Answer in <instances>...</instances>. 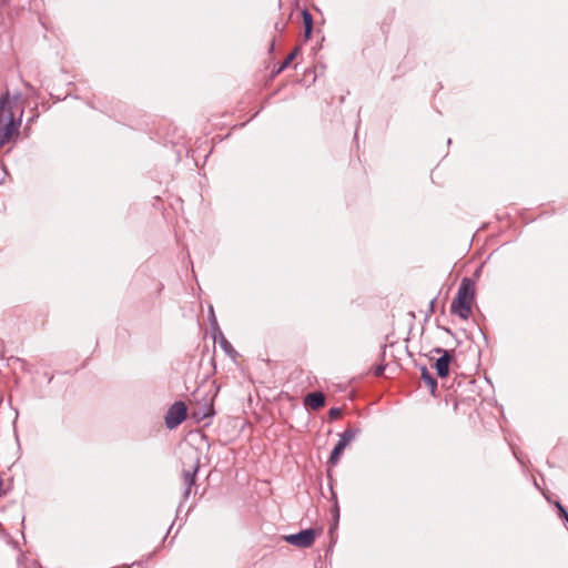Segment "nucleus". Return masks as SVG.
<instances>
[{
	"label": "nucleus",
	"mask_w": 568,
	"mask_h": 568,
	"mask_svg": "<svg viewBox=\"0 0 568 568\" xmlns=\"http://www.w3.org/2000/svg\"><path fill=\"white\" fill-rule=\"evenodd\" d=\"M556 507L558 510V516L564 519V517L568 514L567 509L559 501H557Z\"/></svg>",
	"instance_id": "17"
},
{
	"label": "nucleus",
	"mask_w": 568,
	"mask_h": 568,
	"mask_svg": "<svg viewBox=\"0 0 568 568\" xmlns=\"http://www.w3.org/2000/svg\"><path fill=\"white\" fill-rule=\"evenodd\" d=\"M384 371H385V367L384 366H378L375 371V375L376 376H381L384 374Z\"/></svg>",
	"instance_id": "19"
},
{
	"label": "nucleus",
	"mask_w": 568,
	"mask_h": 568,
	"mask_svg": "<svg viewBox=\"0 0 568 568\" xmlns=\"http://www.w3.org/2000/svg\"><path fill=\"white\" fill-rule=\"evenodd\" d=\"M475 298V282L464 277L458 287L457 294L450 304V312L462 320H467L471 313V304Z\"/></svg>",
	"instance_id": "2"
},
{
	"label": "nucleus",
	"mask_w": 568,
	"mask_h": 568,
	"mask_svg": "<svg viewBox=\"0 0 568 568\" xmlns=\"http://www.w3.org/2000/svg\"><path fill=\"white\" fill-rule=\"evenodd\" d=\"M199 467H200V460H199V458H196L194 465H192L190 469L182 470V478H183V483L185 486L184 491L182 494L183 500H186L191 495L192 487L195 485V481H196V475L199 471Z\"/></svg>",
	"instance_id": "8"
},
{
	"label": "nucleus",
	"mask_w": 568,
	"mask_h": 568,
	"mask_svg": "<svg viewBox=\"0 0 568 568\" xmlns=\"http://www.w3.org/2000/svg\"><path fill=\"white\" fill-rule=\"evenodd\" d=\"M562 520L568 524V514L564 517Z\"/></svg>",
	"instance_id": "26"
},
{
	"label": "nucleus",
	"mask_w": 568,
	"mask_h": 568,
	"mask_svg": "<svg viewBox=\"0 0 568 568\" xmlns=\"http://www.w3.org/2000/svg\"><path fill=\"white\" fill-rule=\"evenodd\" d=\"M444 331H445L446 333H448V334H453V333H452V329H450V328H448V327H444Z\"/></svg>",
	"instance_id": "21"
},
{
	"label": "nucleus",
	"mask_w": 568,
	"mask_h": 568,
	"mask_svg": "<svg viewBox=\"0 0 568 568\" xmlns=\"http://www.w3.org/2000/svg\"><path fill=\"white\" fill-rule=\"evenodd\" d=\"M173 526H174V523H171L170 528H168V530H166V534H170L171 528H173Z\"/></svg>",
	"instance_id": "24"
},
{
	"label": "nucleus",
	"mask_w": 568,
	"mask_h": 568,
	"mask_svg": "<svg viewBox=\"0 0 568 568\" xmlns=\"http://www.w3.org/2000/svg\"><path fill=\"white\" fill-rule=\"evenodd\" d=\"M204 402L197 403L191 412V417L196 422L201 423L205 419H210L214 416V405H213V397L207 398V394L203 396Z\"/></svg>",
	"instance_id": "6"
},
{
	"label": "nucleus",
	"mask_w": 568,
	"mask_h": 568,
	"mask_svg": "<svg viewBox=\"0 0 568 568\" xmlns=\"http://www.w3.org/2000/svg\"><path fill=\"white\" fill-rule=\"evenodd\" d=\"M173 526H174V523H171L170 528H168V530H166V534H170L171 528H173Z\"/></svg>",
	"instance_id": "25"
},
{
	"label": "nucleus",
	"mask_w": 568,
	"mask_h": 568,
	"mask_svg": "<svg viewBox=\"0 0 568 568\" xmlns=\"http://www.w3.org/2000/svg\"><path fill=\"white\" fill-rule=\"evenodd\" d=\"M275 29H276V31H278V32H283V31H284V29H285V24H284V23H278V22H277V23H275Z\"/></svg>",
	"instance_id": "18"
},
{
	"label": "nucleus",
	"mask_w": 568,
	"mask_h": 568,
	"mask_svg": "<svg viewBox=\"0 0 568 568\" xmlns=\"http://www.w3.org/2000/svg\"><path fill=\"white\" fill-rule=\"evenodd\" d=\"M209 320H210L212 328L214 331H219L220 327H219V324H217V321H216V317H215V314H214V310H213L212 306H210V308H209Z\"/></svg>",
	"instance_id": "15"
},
{
	"label": "nucleus",
	"mask_w": 568,
	"mask_h": 568,
	"mask_svg": "<svg viewBox=\"0 0 568 568\" xmlns=\"http://www.w3.org/2000/svg\"><path fill=\"white\" fill-rule=\"evenodd\" d=\"M214 341H216L220 347L225 352L226 355L231 357H235L237 352L233 348L232 344L226 339L221 329L216 331V334L213 335Z\"/></svg>",
	"instance_id": "10"
},
{
	"label": "nucleus",
	"mask_w": 568,
	"mask_h": 568,
	"mask_svg": "<svg viewBox=\"0 0 568 568\" xmlns=\"http://www.w3.org/2000/svg\"><path fill=\"white\" fill-rule=\"evenodd\" d=\"M332 500L334 501L331 514L335 521V526L338 524L339 520V506L337 501L336 494L332 490Z\"/></svg>",
	"instance_id": "13"
},
{
	"label": "nucleus",
	"mask_w": 568,
	"mask_h": 568,
	"mask_svg": "<svg viewBox=\"0 0 568 568\" xmlns=\"http://www.w3.org/2000/svg\"><path fill=\"white\" fill-rule=\"evenodd\" d=\"M434 304H435V298L430 301L429 303V308H430V312L434 311Z\"/></svg>",
	"instance_id": "20"
},
{
	"label": "nucleus",
	"mask_w": 568,
	"mask_h": 568,
	"mask_svg": "<svg viewBox=\"0 0 568 568\" xmlns=\"http://www.w3.org/2000/svg\"><path fill=\"white\" fill-rule=\"evenodd\" d=\"M298 48H295L286 58L285 60L278 65V71H284L291 63L292 61L296 58L297 53H298Z\"/></svg>",
	"instance_id": "14"
},
{
	"label": "nucleus",
	"mask_w": 568,
	"mask_h": 568,
	"mask_svg": "<svg viewBox=\"0 0 568 568\" xmlns=\"http://www.w3.org/2000/svg\"><path fill=\"white\" fill-rule=\"evenodd\" d=\"M304 405L307 409L318 410L325 405V396L321 392L308 393L304 398Z\"/></svg>",
	"instance_id": "9"
},
{
	"label": "nucleus",
	"mask_w": 568,
	"mask_h": 568,
	"mask_svg": "<svg viewBox=\"0 0 568 568\" xmlns=\"http://www.w3.org/2000/svg\"><path fill=\"white\" fill-rule=\"evenodd\" d=\"M173 526H174V523H171L170 528H168V530H166V534H170L171 528H173Z\"/></svg>",
	"instance_id": "23"
},
{
	"label": "nucleus",
	"mask_w": 568,
	"mask_h": 568,
	"mask_svg": "<svg viewBox=\"0 0 568 568\" xmlns=\"http://www.w3.org/2000/svg\"><path fill=\"white\" fill-rule=\"evenodd\" d=\"M433 352L439 354V357L435 362L437 376L440 378L447 377L449 375V365L454 359L453 351L435 347Z\"/></svg>",
	"instance_id": "7"
},
{
	"label": "nucleus",
	"mask_w": 568,
	"mask_h": 568,
	"mask_svg": "<svg viewBox=\"0 0 568 568\" xmlns=\"http://www.w3.org/2000/svg\"><path fill=\"white\" fill-rule=\"evenodd\" d=\"M270 50H274V42L271 43Z\"/></svg>",
	"instance_id": "28"
},
{
	"label": "nucleus",
	"mask_w": 568,
	"mask_h": 568,
	"mask_svg": "<svg viewBox=\"0 0 568 568\" xmlns=\"http://www.w3.org/2000/svg\"><path fill=\"white\" fill-rule=\"evenodd\" d=\"M342 415V409L339 407H333L328 412L329 419H336Z\"/></svg>",
	"instance_id": "16"
},
{
	"label": "nucleus",
	"mask_w": 568,
	"mask_h": 568,
	"mask_svg": "<svg viewBox=\"0 0 568 568\" xmlns=\"http://www.w3.org/2000/svg\"><path fill=\"white\" fill-rule=\"evenodd\" d=\"M173 526H174V523H171L170 528H168V530H166V534H170L171 528H173Z\"/></svg>",
	"instance_id": "22"
},
{
	"label": "nucleus",
	"mask_w": 568,
	"mask_h": 568,
	"mask_svg": "<svg viewBox=\"0 0 568 568\" xmlns=\"http://www.w3.org/2000/svg\"><path fill=\"white\" fill-rule=\"evenodd\" d=\"M420 369V378L422 381L429 387V390H430V394L433 396L436 395V389H437V379L433 376V374L429 373L428 368L426 367V365H422L419 367Z\"/></svg>",
	"instance_id": "11"
},
{
	"label": "nucleus",
	"mask_w": 568,
	"mask_h": 568,
	"mask_svg": "<svg viewBox=\"0 0 568 568\" xmlns=\"http://www.w3.org/2000/svg\"><path fill=\"white\" fill-rule=\"evenodd\" d=\"M317 536V530L314 528H307L300 530L296 534H291L284 537L285 541L292 546L300 548L311 547Z\"/></svg>",
	"instance_id": "5"
},
{
	"label": "nucleus",
	"mask_w": 568,
	"mask_h": 568,
	"mask_svg": "<svg viewBox=\"0 0 568 568\" xmlns=\"http://www.w3.org/2000/svg\"><path fill=\"white\" fill-rule=\"evenodd\" d=\"M122 568H131L130 566H125V567H122Z\"/></svg>",
	"instance_id": "29"
},
{
	"label": "nucleus",
	"mask_w": 568,
	"mask_h": 568,
	"mask_svg": "<svg viewBox=\"0 0 568 568\" xmlns=\"http://www.w3.org/2000/svg\"><path fill=\"white\" fill-rule=\"evenodd\" d=\"M21 116L16 119L9 93L0 98V149L18 134Z\"/></svg>",
	"instance_id": "1"
},
{
	"label": "nucleus",
	"mask_w": 568,
	"mask_h": 568,
	"mask_svg": "<svg viewBox=\"0 0 568 568\" xmlns=\"http://www.w3.org/2000/svg\"><path fill=\"white\" fill-rule=\"evenodd\" d=\"M361 433L359 428H347L341 435L333 447L328 463L331 465H336L339 462V458L344 452V449L356 438V436Z\"/></svg>",
	"instance_id": "3"
},
{
	"label": "nucleus",
	"mask_w": 568,
	"mask_h": 568,
	"mask_svg": "<svg viewBox=\"0 0 568 568\" xmlns=\"http://www.w3.org/2000/svg\"><path fill=\"white\" fill-rule=\"evenodd\" d=\"M302 19L304 24V39L307 41L312 38L313 33V16L307 9H304L302 11Z\"/></svg>",
	"instance_id": "12"
},
{
	"label": "nucleus",
	"mask_w": 568,
	"mask_h": 568,
	"mask_svg": "<svg viewBox=\"0 0 568 568\" xmlns=\"http://www.w3.org/2000/svg\"><path fill=\"white\" fill-rule=\"evenodd\" d=\"M187 417L186 405L179 400L171 405L165 415V426L168 429H174L181 425Z\"/></svg>",
	"instance_id": "4"
},
{
	"label": "nucleus",
	"mask_w": 568,
	"mask_h": 568,
	"mask_svg": "<svg viewBox=\"0 0 568 568\" xmlns=\"http://www.w3.org/2000/svg\"><path fill=\"white\" fill-rule=\"evenodd\" d=\"M282 71H278V68L274 70L275 74H280Z\"/></svg>",
	"instance_id": "27"
}]
</instances>
